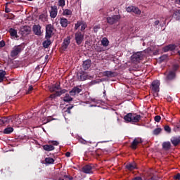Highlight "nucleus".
<instances>
[{
	"label": "nucleus",
	"instance_id": "obj_20",
	"mask_svg": "<svg viewBox=\"0 0 180 180\" xmlns=\"http://www.w3.org/2000/svg\"><path fill=\"white\" fill-rule=\"evenodd\" d=\"M91 67V60H86L83 62V68L88 70Z\"/></svg>",
	"mask_w": 180,
	"mask_h": 180
},
{
	"label": "nucleus",
	"instance_id": "obj_45",
	"mask_svg": "<svg viewBox=\"0 0 180 180\" xmlns=\"http://www.w3.org/2000/svg\"><path fill=\"white\" fill-rule=\"evenodd\" d=\"M32 91H33V86H30L29 88H28V91H27V94H30Z\"/></svg>",
	"mask_w": 180,
	"mask_h": 180
},
{
	"label": "nucleus",
	"instance_id": "obj_17",
	"mask_svg": "<svg viewBox=\"0 0 180 180\" xmlns=\"http://www.w3.org/2000/svg\"><path fill=\"white\" fill-rule=\"evenodd\" d=\"M77 78L79 81H85V79H89V76L86 73H83L82 75L78 74Z\"/></svg>",
	"mask_w": 180,
	"mask_h": 180
},
{
	"label": "nucleus",
	"instance_id": "obj_49",
	"mask_svg": "<svg viewBox=\"0 0 180 180\" xmlns=\"http://www.w3.org/2000/svg\"><path fill=\"white\" fill-rule=\"evenodd\" d=\"M154 25L155 26H158V25H160V20L155 21Z\"/></svg>",
	"mask_w": 180,
	"mask_h": 180
},
{
	"label": "nucleus",
	"instance_id": "obj_42",
	"mask_svg": "<svg viewBox=\"0 0 180 180\" xmlns=\"http://www.w3.org/2000/svg\"><path fill=\"white\" fill-rule=\"evenodd\" d=\"M164 129L167 131V133H171V127H169V126L166 125L165 126Z\"/></svg>",
	"mask_w": 180,
	"mask_h": 180
},
{
	"label": "nucleus",
	"instance_id": "obj_3",
	"mask_svg": "<svg viewBox=\"0 0 180 180\" xmlns=\"http://www.w3.org/2000/svg\"><path fill=\"white\" fill-rule=\"evenodd\" d=\"M152 91L155 92V95L158 96V93L160 92V81L155 80L152 82Z\"/></svg>",
	"mask_w": 180,
	"mask_h": 180
},
{
	"label": "nucleus",
	"instance_id": "obj_4",
	"mask_svg": "<svg viewBox=\"0 0 180 180\" xmlns=\"http://www.w3.org/2000/svg\"><path fill=\"white\" fill-rule=\"evenodd\" d=\"M131 60L134 63H139L143 60V55L141 52H137L131 56Z\"/></svg>",
	"mask_w": 180,
	"mask_h": 180
},
{
	"label": "nucleus",
	"instance_id": "obj_59",
	"mask_svg": "<svg viewBox=\"0 0 180 180\" xmlns=\"http://www.w3.org/2000/svg\"><path fill=\"white\" fill-rule=\"evenodd\" d=\"M174 70H176L178 68V65H176L174 66Z\"/></svg>",
	"mask_w": 180,
	"mask_h": 180
},
{
	"label": "nucleus",
	"instance_id": "obj_23",
	"mask_svg": "<svg viewBox=\"0 0 180 180\" xmlns=\"http://www.w3.org/2000/svg\"><path fill=\"white\" fill-rule=\"evenodd\" d=\"M43 148L45 151H53L54 146H53V145H45L43 146Z\"/></svg>",
	"mask_w": 180,
	"mask_h": 180
},
{
	"label": "nucleus",
	"instance_id": "obj_24",
	"mask_svg": "<svg viewBox=\"0 0 180 180\" xmlns=\"http://www.w3.org/2000/svg\"><path fill=\"white\" fill-rule=\"evenodd\" d=\"M9 33L12 37H18V31H16L15 29L11 28L9 30Z\"/></svg>",
	"mask_w": 180,
	"mask_h": 180
},
{
	"label": "nucleus",
	"instance_id": "obj_61",
	"mask_svg": "<svg viewBox=\"0 0 180 180\" xmlns=\"http://www.w3.org/2000/svg\"><path fill=\"white\" fill-rule=\"evenodd\" d=\"M20 121L18 122H15V124H20Z\"/></svg>",
	"mask_w": 180,
	"mask_h": 180
},
{
	"label": "nucleus",
	"instance_id": "obj_52",
	"mask_svg": "<svg viewBox=\"0 0 180 180\" xmlns=\"http://www.w3.org/2000/svg\"><path fill=\"white\" fill-rule=\"evenodd\" d=\"M46 15H44V14H41V15H39V19H43L45 18Z\"/></svg>",
	"mask_w": 180,
	"mask_h": 180
},
{
	"label": "nucleus",
	"instance_id": "obj_47",
	"mask_svg": "<svg viewBox=\"0 0 180 180\" xmlns=\"http://www.w3.org/2000/svg\"><path fill=\"white\" fill-rule=\"evenodd\" d=\"M149 180H158V177H157V176H153Z\"/></svg>",
	"mask_w": 180,
	"mask_h": 180
},
{
	"label": "nucleus",
	"instance_id": "obj_1",
	"mask_svg": "<svg viewBox=\"0 0 180 180\" xmlns=\"http://www.w3.org/2000/svg\"><path fill=\"white\" fill-rule=\"evenodd\" d=\"M121 18L120 15H112L107 18V22L109 25H115V23H117L120 20Z\"/></svg>",
	"mask_w": 180,
	"mask_h": 180
},
{
	"label": "nucleus",
	"instance_id": "obj_36",
	"mask_svg": "<svg viewBox=\"0 0 180 180\" xmlns=\"http://www.w3.org/2000/svg\"><path fill=\"white\" fill-rule=\"evenodd\" d=\"M50 44H51V41L49 39H47L46 41H44L43 42V46L45 48V49H47V47H49V46H50Z\"/></svg>",
	"mask_w": 180,
	"mask_h": 180
},
{
	"label": "nucleus",
	"instance_id": "obj_7",
	"mask_svg": "<svg viewBox=\"0 0 180 180\" xmlns=\"http://www.w3.org/2000/svg\"><path fill=\"white\" fill-rule=\"evenodd\" d=\"M71 43V37H67L64 39L63 43L62 44V50H67L68 49V46H70V44Z\"/></svg>",
	"mask_w": 180,
	"mask_h": 180
},
{
	"label": "nucleus",
	"instance_id": "obj_46",
	"mask_svg": "<svg viewBox=\"0 0 180 180\" xmlns=\"http://www.w3.org/2000/svg\"><path fill=\"white\" fill-rule=\"evenodd\" d=\"M5 47V41H0V48Z\"/></svg>",
	"mask_w": 180,
	"mask_h": 180
},
{
	"label": "nucleus",
	"instance_id": "obj_48",
	"mask_svg": "<svg viewBox=\"0 0 180 180\" xmlns=\"http://www.w3.org/2000/svg\"><path fill=\"white\" fill-rule=\"evenodd\" d=\"M174 179H180V174L178 173L176 175L174 176Z\"/></svg>",
	"mask_w": 180,
	"mask_h": 180
},
{
	"label": "nucleus",
	"instance_id": "obj_60",
	"mask_svg": "<svg viewBox=\"0 0 180 180\" xmlns=\"http://www.w3.org/2000/svg\"><path fill=\"white\" fill-rule=\"evenodd\" d=\"M176 4H179V5H180V0H176Z\"/></svg>",
	"mask_w": 180,
	"mask_h": 180
},
{
	"label": "nucleus",
	"instance_id": "obj_15",
	"mask_svg": "<svg viewBox=\"0 0 180 180\" xmlns=\"http://www.w3.org/2000/svg\"><path fill=\"white\" fill-rule=\"evenodd\" d=\"M176 49V46L175 44H169L167 46H165L163 49V51L167 53V51H172V50H175Z\"/></svg>",
	"mask_w": 180,
	"mask_h": 180
},
{
	"label": "nucleus",
	"instance_id": "obj_57",
	"mask_svg": "<svg viewBox=\"0 0 180 180\" xmlns=\"http://www.w3.org/2000/svg\"><path fill=\"white\" fill-rule=\"evenodd\" d=\"M172 100V99L171 98V97H167V101H168V102H171Z\"/></svg>",
	"mask_w": 180,
	"mask_h": 180
},
{
	"label": "nucleus",
	"instance_id": "obj_51",
	"mask_svg": "<svg viewBox=\"0 0 180 180\" xmlns=\"http://www.w3.org/2000/svg\"><path fill=\"white\" fill-rule=\"evenodd\" d=\"M53 146H58V142H57L56 141H52Z\"/></svg>",
	"mask_w": 180,
	"mask_h": 180
},
{
	"label": "nucleus",
	"instance_id": "obj_56",
	"mask_svg": "<svg viewBox=\"0 0 180 180\" xmlns=\"http://www.w3.org/2000/svg\"><path fill=\"white\" fill-rule=\"evenodd\" d=\"M66 112H67L68 113H71V110H70L69 108H68L67 110H66Z\"/></svg>",
	"mask_w": 180,
	"mask_h": 180
},
{
	"label": "nucleus",
	"instance_id": "obj_19",
	"mask_svg": "<svg viewBox=\"0 0 180 180\" xmlns=\"http://www.w3.org/2000/svg\"><path fill=\"white\" fill-rule=\"evenodd\" d=\"M60 89V84H56L49 88L51 92H58Z\"/></svg>",
	"mask_w": 180,
	"mask_h": 180
},
{
	"label": "nucleus",
	"instance_id": "obj_63",
	"mask_svg": "<svg viewBox=\"0 0 180 180\" xmlns=\"http://www.w3.org/2000/svg\"><path fill=\"white\" fill-rule=\"evenodd\" d=\"M49 122H50V120L47 119L46 123H49Z\"/></svg>",
	"mask_w": 180,
	"mask_h": 180
},
{
	"label": "nucleus",
	"instance_id": "obj_28",
	"mask_svg": "<svg viewBox=\"0 0 180 180\" xmlns=\"http://www.w3.org/2000/svg\"><path fill=\"white\" fill-rule=\"evenodd\" d=\"M13 132V127H7L4 129V134H11V133Z\"/></svg>",
	"mask_w": 180,
	"mask_h": 180
},
{
	"label": "nucleus",
	"instance_id": "obj_8",
	"mask_svg": "<svg viewBox=\"0 0 180 180\" xmlns=\"http://www.w3.org/2000/svg\"><path fill=\"white\" fill-rule=\"evenodd\" d=\"M94 167L89 165H85L82 167V171L84 174H94Z\"/></svg>",
	"mask_w": 180,
	"mask_h": 180
},
{
	"label": "nucleus",
	"instance_id": "obj_50",
	"mask_svg": "<svg viewBox=\"0 0 180 180\" xmlns=\"http://www.w3.org/2000/svg\"><path fill=\"white\" fill-rule=\"evenodd\" d=\"M132 180H143V179H141V177L138 176V177L134 178Z\"/></svg>",
	"mask_w": 180,
	"mask_h": 180
},
{
	"label": "nucleus",
	"instance_id": "obj_25",
	"mask_svg": "<svg viewBox=\"0 0 180 180\" xmlns=\"http://www.w3.org/2000/svg\"><path fill=\"white\" fill-rule=\"evenodd\" d=\"M131 118H132L131 113H128L124 117L125 122H131Z\"/></svg>",
	"mask_w": 180,
	"mask_h": 180
},
{
	"label": "nucleus",
	"instance_id": "obj_35",
	"mask_svg": "<svg viewBox=\"0 0 180 180\" xmlns=\"http://www.w3.org/2000/svg\"><path fill=\"white\" fill-rule=\"evenodd\" d=\"M45 162L46 164H54V159L51 158H45Z\"/></svg>",
	"mask_w": 180,
	"mask_h": 180
},
{
	"label": "nucleus",
	"instance_id": "obj_5",
	"mask_svg": "<svg viewBox=\"0 0 180 180\" xmlns=\"http://www.w3.org/2000/svg\"><path fill=\"white\" fill-rule=\"evenodd\" d=\"M75 39L76 40L77 44L79 46V44L84 41V34L81 32H76L75 34Z\"/></svg>",
	"mask_w": 180,
	"mask_h": 180
},
{
	"label": "nucleus",
	"instance_id": "obj_43",
	"mask_svg": "<svg viewBox=\"0 0 180 180\" xmlns=\"http://www.w3.org/2000/svg\"><path fill=\"white\" fill-rule=\"evenodd\" d=\"M167 58H168V56L167 55H163L160 57V61H164V60H167Z\"/></svg>",
	"mask_w": 180,
	"mask_h": 180
},
{
	"label": "nucleus",
	"instance_id": "obj_10",
	"mask_svg": "<svg viewBox=\"0 0 180 180\" xmlns=\"http://www.w3.org/2000/svg\"><path fill=\"white\" fill-rule=\"evenodd\" d=\"M57 13H58V11L57 10V6H53L51 7V11H50V16L52 18V19H54L57 16Z\"/></svg>",
	"mask_w": 180,
	"mask_h": 180
},
{
	"label": "nucleus",
	"instance_id": "obj_44",
	"mask_svg": "<svg viewBox=\"0 0 180 180\" xmlns=\"http://www.w3.org/2000/svg\"><path fill=\"white\" fill-rule=\"evenodd\" d=\"M161 120V117L160 115H156L155 117V121H156L158 123Z\"/></svg>",
	"mask_w": 180,
	"mask_h": 180
},
{
	"label": "nucleus",
	"instance_id": "obj_41",
	"mask_svg": "<svg viewBox=\"0 0 180 180\" xmlns=\"http://www.w3.org/2000/svg\"><path fill=\"white\" fill-rule=\"evenodd\" d=\"M81 25H82V22L78 21L75 26V30H77L78 27H79V26H81Z\"/></svg>",
	"mask_w": 180,
	"mask_h": 180
},
{
	"label": "nucleus",
	"instance_id": "obj_16",
	"mask_svg": "<svg viewBox=\"0 0 180 180\" xmlns=\"http://www.w3.org/2000/svg\"><path fill=\"white\" fill-rule=\"evenodd\" d=\"M140 119H141L140 115L132 114L131 123H137L138 122H140Z\"/></svg>",
	"mask_w": 180,
	"mask_h": 180
},
{
	"label": "nucleus",
	"instance_id": "obj_32",
	"mask_svg": "<svg viewBox=\"0 0 180 180\" xmlns=\"http://www.w3.org/2000/svg\"><path fill=\"white\" fill-rule=\"evenodd\" d=\"M64 102H71L72 101V98L71 96H70V94H66L64 98H63Z\"/></svg>",
	"mask_w": 180,
	"mask_h": 180
},
{
	"label": "nucleus",
	"instance_id": "obj_58",
	"mask_svg": "<svg viewBox=\"0 0 180 180\" xmlns=\"http://www.w3.org/2000/svg\"><path fill=\"white\" fill-rule=\"evenodd\" d=\"M74 108V106H69L68 108V109H69V110H71V109H72Z\"/></svg>",
	"mask_w": 180,
	"mask_h": 180
},
{
	"label": "nucleus",
	"instance_id": "obj_12",
	"mask_svg": "<svg viewBox=\"0 0 180 180\" xmlns=\"http://www.w3.org/2000/svg\"><path fill=\"white\" fill-rule=\"evenodd\" d=\"M140 143H143V141L141 140V138L135 139L131 143V148H133L134 150H136L137 148V146H139Z\"/></svg>",
	"mask_w": 180,
	"mask_h": 180
},
{
	"label": "nucleus",
	"instance_id": "obj_64",
	"mask_svg": "<svg viewBox=\"0 0 180 180\" xmlns=\"http://www.w3.org/2000/svg\"><path fill=\"white\" fill-rule=\"evenodd\" d=\"M58 180H64V179H59Z\"/></svg>",
	"mask_w": 180,
	"mask_h": 180
},
{
	"label": "nucleus",
	"instance_id": "obj_22",
	"mask_svg": "<svg viewBox=\"0 0 180 180\" xmlns=\"http://www.w3.org/2000/svg\"><path fill=\"white\" fill-rule=\"evenodd\" d=\"M172 18H174V19H176V20H180V10L174 11Z\"/></svg>",
	"mask_w": 180,
	"mask_h": 180
},
{
	"label": "nucleus",
	"instance_id": "obj_26",
	"mask_svg": "<svg viewBox=\"0 0 180 180\" xmlns=\"http://www.w3.org/2000/svg\"><path fill=\"white\" fill-rule=\"evenodd\" d=\"M101 44L102 46H103L104 47H108V46H109V40L107 39L106 37H104L101 39Z\"/></svg>",
	"mask_w": 180,
	"mask_h": 180
},
{
	"label": "nucleus",
	"instance_id": "obj_33",
	"mask_svg": "<svg viewBox=\"0 0 180 180\" xmlns=\"http://www.w3.org/2000/svg\"><path fill=\"white\" fill-rule=\"evenodd\" d=\"M72 15V11L70 9H65L63 11V15L64 16H70Z\"/></svg>",
	"mask_w": 180,
	"mask_h": 180
},
{
	"label": "nucleus",
	"instance_id": "obj_14",
	"mask_svg": "<svg viewBox=\"0 0 180 180\" xmlns=\"http://www.w3.org/2000/svg\"><path fill=\"white\" fill-rule=\"evenodd\" d=\"M171 143L173 144V146H178V144L180 143V136H173L171 139Z\"/></svg>",
	"mask_w": 180,
	"mask_h": 180
},
{
	"label": "nucleus",
	"instance_id": "obj_37",
	"mask_svg": "<svg viewBox=\"0 0 180 180\" xmlns=\"http://www.w3.org/2000/svg\"><path fill=\"white\" fill-rule=\"evenodd\" d=\"M162 129H161V128H156L155 129H154L153 131V134H155V136L160 134V133H161Z\"/></svg>",
	"mask_w": 180,
	"mask_h": 180
},
{
	"label": "nucleus",
	"instance_id": "obj_55",
	"mask_svg": "<svg viewBox=\"0 0 180 180\" xmlns=\"http://www.w3.org/2000/svg\"><path fill=\"white\" fill-rule=\"evenodd\" d=\"M61 94H64V90H63V92L60 91V92L58 93L57 96H60L61 95Z\"/></svg>",
	"mask_w": 180,
	"mask_h": 180
},
{
	"label": "nucleus",
	"instance_id": "obj_9",
	"mask_svg": "<svg viewBox=\"0 0 180 180\" xmlns=\"http://www.w3.org/2000/svg\"><path fill=\"white\" fill-rule=\"evenodd\" d=\"M53 34V27L51 25H48L46 27V39H50Z\"/></svg>",
	"mask_w": 180,
	"mask_h": 180
},
{
	"label": "nucleus",
	"instance_id": "obj_13",
	"mask_svg": "<svg viewBox=\"0 0 180 180\" xmlns=\"http://www.w3.org/2000/svg\"><path fill=\"white\" fill-rule=\"evenodd\" d=\"M82 90L78 87H74L70 91V94L71 96H75V95H78Z\"/></svg>",
	"mask_w": 180,
	"mask_h": 180
},
{
	"label": "nucleus",
	"instance_id": "obj_40",
	"mask_svg": "<svg viewBox=\"0 0 180 180\" xmlns=\"http://www.w3.org/2000/svg\"><path fill=\"white\" fill-rule=\"evenodd\" d=\"M81 31L84 32V29H86V24L85 22H82L81 24Z\"/></svg>",
	"mask_w": 180,
	"mask_h": 180
},
{
	"label": "nucleus",
	"instance_id": "obj_34",
	"mask_svg": "<svg viewBox=\"0 0 180 180\" xmlns=\"http://www.w3.org/2000/svg\"><path fill=\"white\" fill-rule=\"evenodd\" d=\"M113 72H111V71H105L103 73V75L104 77H112L113 75Z\"/></svg>",
	"mask_w": 180,
	"mask_h": 180
},
{
	"label": "nucleus",
	"instance_id": "obj_27",
	"mask_svg": "<svg viewBox=\"0 0 180 180\" xmlns=\"http://www.w3.org/2000/svg\"><path fill=\"white\" fill-rule=\"evenodd\" d=\"M10 120L8 117H2L0 118V126H2V124H5V123H9Z\"/></svg>",
	"mask_w": 180,
	"mask_h": 180
},
{
	"label": "nucleus",
	"instance_id": "obj_62",
	"mask_svg": "<svg viewBox=\"0 0 180 180\" xmlns=\"http://www.w3.org/2000/svg\"><path fill=\"white\" fill-rule=\"evenodd\" d=\"M93 102L96 103V102H98V101H96V99H94V100H93Z\"/></svg>",
	"mask_w": 180,
	"mask_h": 180
},
{
	"label": "nucleus",
	"instance_id": "obj_18",
	"mask_svg": "<svg viewBox=\"0 0 180 180\" xmlns=\"http://www.w3.org/2000/svg\"><path fill=\"white\" fill-rule=\"evenodd\" d=\"M60 23L62 27H67L68 26V20L65 18H61Z\"/></svg>",
	"mask_w": 180,
	"mask_h": 180
},
{
	"label": "nucleus",
	"instance_id": "obj_53",
	"mask_svg": "<svg viewBox=\"0 0 180 180\" xmlns=\"http://www.w3.org/2000/svg\"><path fill=\"white\" fill-rule=\"evenodd\" d=\"M66 157H70L71 155V153L70 152H67L65 153Z\"/></svg>",
	"mask_w": 180,
	"mask_h": 180
},
{
	"label": "nucleus",
	"instance_id": "obj_31",
	"mask_svg": "<svg viewBox=\"0 0 180 180\" xmlns=\"http://www.w3.org/2000/svg\"><path fill=\"white\" fill-rule=\"evenodd\" d=\"M167 79H174L175 78V72L170 71L167 77Z\"/></svg>",
	"mask_w": 180,
	"mask_h": 180
},
{
	"label": "nucleus",
	"instance_id": "obj_39",
	"mask_svg": "<svg viewBox=\"0 0 180 180\" xmlns=\"http://www.w3.org/2000/svg\"><path fill=\"white\" fill-rule=\"evenodd\" d=\"M79 143H81L82 144H88V143H89L91 144V141H85L84 139H80L79 140Z\"/></svg>",
	"mask_w": 180,
	"mask_h": 180
},
{
	"label": "nucleus",
	"instance_id": "obj_21",
	"mask_svg": "<svg viewBox=\"0 0 180 180\" xmlns=\"http://www.w3.org/2000/svg\"><path fill=\"white\" fill-rule=\"evenodd\" d=\"M126 168L129 171H133V169H136V163H129L126 165Z\"/></svg>",
	"mask_w": 180,
	"mask_h": 180
},
{
	"label": "nucleus",
	"instance_id": "obj_2",
	"mask_svg": "<svg viewBox=\"0 0 180 180\" xmlns=\"http://www.w3.org/2000/svg\"><path fill=\"white\" fill-rule=\"evenodd\" d=\"M23 47L21 45L15 46L11 53V57H16L18 54L22 52Z\"/></svg>",
	"mask_w": 180,
	"mask_h": 180
},
{
	"label": "nucleus",
	"instance_id": "obj_30",
	"mask_svg": "<svg viewBox=\"0 0 180 180\" xmlns=\"http://www.w3.org/2000/svg\"><path fill=\"white\" fill-rule=\"evenodd\" d=\"M162 147L165 150H169L171 148V142H164Z\"/></svg>",
	"mask_w": 180,
	"mask_h": 180
},
{
	"label": "nucleus",
	"instance_id": "obj_54",
	"mask_svg": "<svg viewBox=\"0 0 180 180\" xmlns=\"http://www.w3.org/2000/svg\"><path fill=\"white\" fill-rule=\"evenodd\" d=\"M5 12H6V13H9L11 12V11L9 10V8H6V9H5Z\"/></svg>",
	"mask_w": 180,
	"mask_h": 180
},
{
	"label": "nucleus",
	"instance_id": "obj_29",
	"mask_svg": "<svg viewBox=\"0 0 180 180\" xmlns=\"http://www.w3.org/2000/svg\"><path fill=\"white\" fill-rule=\"evenodd\" d=\"M6 75V72L0 70V82H2L5 79V76Z\"/></svg>",
	"mask_w": 180,
	"mask_h": 180
},
{
	"label": "nucleus",
	"instance_id": "obj_11",
	"mask_svg": "<svg viewBox=\"0 0 180 180\" xmlns=\"http://www.w3.org/2000/svg\"><path fill=\"white\" fill-rule=\"evenodd\" d=\"M32 30L34 34H36L37 36H40V34H41V27L40 26V25H34Z\"/></svg>",
	"mask_w": 180,
	"mask_h": 180
},
{
	"label": "nucleus",
	"instance_id": "obj_38",
	"mask_svg": "<svg viewBox=\"0 0 180 180\" xmlns=\"http://www.w3.org/2000/svg\"><path fill=\"white\" fill-rule=\"evenodd\" d=\"M58 6L64 8L65 6V0H58Z\"/></svg>",
	"mask_w": 180,
	"mask_h": 180
},
{
	"label": "nucleus",
	"instance_id": "obj_6",
	"mask_svg": "<svg viewBox=\"0 0 180 180\" xmlns=\"http://www.w3.org/2000/svg\"><path fill=\"white\" fill-rule=\"evenodd\" d=\"M127 12H129V13L133 12L134 13H136V15H140L141 13V11H140L139 8L134 6H128L127 8Z\"/></svg>",
	"mask_w": 180,
	"mask_h": 180
}]
</instances>
